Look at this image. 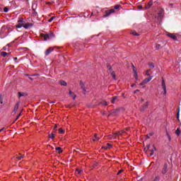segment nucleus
<instances>
[{
	"label": "nucleus",
	"mask_w": 181,
	"mask_h": 181,
	"mask_svg": "<svg viewBox=\"0 0 181 181\" xmlns=\"http://www.w3.org/2000/svg\"><path fill=\"white\" fill-rule=\"evenodd\" d=\"M0 104H4V101L2 99V95H0Z\"/></svg>",
	"instance_id": "nucleus-34"
},
{
	"label": "nucleus",
	"mask_w": 181,
	"mask_h": 181,
	"mask_svg": "<svg viewBox=\"0 0 181 181\" xmlns=\"http://www.w3.org/2000/svg\"><path fill=\"white\" fill-rule=\"evenodd\" d=\"M7 46H8V47H11V44H8Z\"/></svg>",
	"instance_id": "nucleus-54"
},
{
	"label": "nucleus",
	"mask_w": 181,
	"mask_h": 181,
	"mask_svg": "<svg viewBox=\"0 0 181 181\" xmlns=\"http://www.w3.org/2000/svg\"><path fill=\"white\" fill-rule=\"evenodd\" d=\"M111 76H112V78H114V79L115 80V77H116V76H115V72L112 71V72L111 73Z\"/></svg>",
	"instance_id": "nucleus-31"
},
{
	"label": "nucleus",
	"mask_w": 181,
	"mask_h": 181,
	"mask_svg": "<svg viewBox=\"0 0 181 181\" xmlns=\"http://www.w3.org/2000/svg\"><path fill=\"white\" fill-rule=\"evenodd\" d=\"M141 103H144V99H141Z\"/></svg>",
	"instance_id": "nucleus-58"
},
{
	"label": "nucleus",
	"mask_w": 181,
	"mask_h": 181,
	"mask_svg": "<svg viewBox=\"0 0 181 181\" xmlns=\"http://www.w3.org/2000/svg\"><path fill=\"white\" fill-rule=\"evenodd\" d=\"M4 129H5L4 127H3L1 129H0V132H2V131H4Z\"/></svg>",
	"instance_id": "nucleus-48"
},
{
	"label": "nucleus",
	"mask_w": 181,
	"mask_h": 181,
	"mask_svg": "<svg viewBox=\"0 0 181 181\" xmlns=\"http://www.w3.org/2000/svg\"><path fill=\"white\" fill-rule=\"evenodd\" d=\"M16 159H18V160H21V159H23V156H16Z\"/></svg>",
	"instance_id": "nucleus-26"
},
{
	"label": "nucleus",
	"mask_w": 181,
	"mask_h": 181,
	"mask_svg": "<svg viewBox=\"0 0 181 181\" xmlns=\"http://www.w3.org/2000/svg\"><path fill=\"white\" fill-rule=\"evenodd\" d=\"M153 4V3L152 1H149L148 4V5L146 6V8H149L150 7L152 6Z\"/></svg>",
	"instance_id": "nucleus-22"
},
{
	"label": "nucleus",
	"mask_w": 181,
	"mask_h": 181,
	"mask_svg": "<svg viewBox=\"0 0 181 181\" xmlns=\"http://www.w3.org/2000/svg\"><path fill=\"white\" fill-rule=\"evenodd\" d=\"M141 111H144V109H141Z\"/></svg>",
	"instance_id": "nucleus-62"
},
{
	"label": "nucleus",
	"mask_w": 181,
	"mask_h": 181,
	"mask_svg": "<svg viewBox=\"0 0 181 181\" xmlns=\"http://www.w3.org/2000/svg\"><path fill=\"white\" fill-rule=\"evenodd\" d=\"M13 60H15V61L18 60V57H14Z\"/></svg>",
	"instance_id": "nucleus-49"
},
{
	"label": "nucleus",
	"mask_w": 181,
	"mask_h": 181,
	"mask_svg": "<svg viewBox=\"0 0 181 181\" xmlns=\"http://www.w3.org/2000/svg\"><path fill=\"white\" fill-rule=\"evenodd\" d=\"M121 132H122V134H127V131L125 130V129H123V130H122Z\"/></svg>",
	"instance_id": "nucleus-39"
},
{
	"label": "nucleus",
	"mask_w": 181,
	"mask_h": 181,
	"mask_svg": "<svg viewBox=\"0 0 181 181\" xmlns=\"http://www.w3.org/2000/svg\"><path fill=\"white\" fill-rule=\"evenodd\" d=\"M179 112H180V110H178V112L177 113V118H179Z\"/></svg>",
	"instance_id": "nucleus-47"
},
{
	"label": "nucleus",
	"mask_w": 181,
	"mask_h": 181,
	"mask_svg": "<svg viewBox=\"0 0 181 181\" xmlns=\"http://www.w3.org/2000/svg\"><path fill=\"white\" fill-rule=\"evenodd\" d=\"M161 86L163 89L164 90V95H166V83H165V80H162Z\"/></svg>",
	"instance_id": "nucleus-7"
},
{
	"label": "nucleus",
	"mask_w": 181,
	"mask_h": 181,
	"mask_svg": "<svg viewBox=\"0 0 181 181\" xmlns=\"http://www.w3.org/2000/svg\"><path fill=\"white\" fill-rule=\"evenodd\" d=\"M135 86V83L132 84V87H134Z\"/></svg>",
	"instance_id": "nucleus-55"
},
{
	"label": "nucleus",
	"mask_w": 181,
	"mask_h": 181,
	"mask_svg": "<svg viewBox=\"0 0 181 181\" xmlns=\"http://www.w3.org/2000/svg\"><path fill=\"white\" fill-rule=\"evenodd\" d=\"M31 26H33V23H28L26 24H23V28H24V29H29Z\"/></svg>",
	"instance_id": "nucleus-8"
},
{
	"label": "nucleus",
	"mask_w": 181,
	"mask_h": 181,
	"mask_svg": "<svg viewBox=\"0 0 181 181\" xmlns=\"http://www.w3.org/2000/svg\"><path fill=\"white\" fill-rule=\"evenodd\" d=\"M107 146H109V148H111V144H107Z\"/></svg>",
	"instance_id": "nucleus-52"
},
{
	"label": "nucleus",
	"mask_w": 181,
	"mask_h": 181,
	"mask_svg": "<svg viewBox=\"0 0 181 181\" xmlns=\"http://www.w3.org/2000/svg\"><path fill=\"white\" fill-rule=\"evenodd\" d=\"M76 173L78 175H80V173H81V171L80 170H76Z\"/></svg>",
	"instance_id": "nucleus-40"
},
{
	"label": "nucleus",
	"mask_w": 181,
	"mask_h": 181,
	"mask_svg": "<svg viewBox=\"0 0 181 181\" xmlns=\"http://www.w3.org/2000/svg\"><path fill=\"white\" fill-rule=\"evenodd\" d=\"M160 177H159V175H157L154 179V181H160Z\"/></svg>",
	"instance_id": "nucleus-30"
},
{
	"label": "nucleus",
	"mask_w": 181,
	"mask_h": 181,
	"mask_svg": "<svg viewBox=\"0 0 181 181\" xmlns=\"http://www.w3.org/2000/svg\"><path fill=\"white\" fill-rule=\"evenodd\" d=\"M138 181H142V178H141L140 180H138Z\"/></svg>",
	"instance_id": "nucleus-57"
},
{
	"label": "nucleus",
	"mask_w": 181,
	"mask_h": 181,
	"mask_svg": "<svg viewBox=\"0 0 181 181\" xmlns=\"http://www.w3.org/2000/svg\"><path fill=\"white\" fill-rule=\"evenodd\" d=\"M148 105V102H146V104L143 105V108H147Z\"/></svg>",
	"instance_id": "nucleus-35"
},
{
	"label": "nucleus",
	"mask_w": 181,
	"mask_h": 181,
	"mask_svg": "<svg viewBox=\"0 0 181 181\" xmlns=\"http://www.w3.org/2000/svg\"><path fill=\"white\" fill-rule=\"evenodd\" d=\"M133 67H134L133 71L135 73V71H136V70L135 69V66L134 65H133Z\"/></svg>",
	"instance_id": "nucleus-46"
},
{
	"label": "nucleus",
	"mask_w": 181,
	"mask_h": 181,
	"mask_svg": "<svg viewBox=\"0 0 181 181\" xmlns=\"http://www.w3.org/2000/svg\"><path fill=\"white\" fill-rule=\"evenodd\" d=\"M168 139H169V141H171V140H172V138H170V136H168Z\"/></svg>",
	"instance_id": "nucleus-51"
},
{
	"label": "nucleus",
	"mask_w": 181,
	"mask_h": 181,
	"mask_svg": "<svg viewBox=\"0 0 181 181\" xmlns=\"http://www.w3.org/2000/svg\"><path fill=\"white\" fill-rule=\"evenodd\" d=\"M54 17H52L50 19L48 20V22H52Z\"/></svg>",
	"instance_id": "nucleus-38"
},
{
	"label": "nucleus",
	"mask_w": 181,
	"mask_h": 181,
	"mask_svg": "<svg viewBox=\"0 0 181 181\" xmlns=\"http://www.w3.org/2000/svg\"><path fill=\"white\" fill-rule=\"evenodd\" d=\"M145 84V82L143 81L141 83H140V86H144Z\"/></svg>",
	"instance_id": "nucleus-42"
},
{
	"label": "nucleus",
	"mask_w": 181,
	"mask_h": 181,
	"mask_svg": "<svg viewBox=\"0 0 181 181\" xmlns=\"http://www.w3.org/2000/svg\"><path fill=\"white\" fill-rule=\"evenodd\" d=\"M18 110H19V103L16 104V105L14 107L13 112H16V111H18Z\"/></svg>",
	"instance_id": "nucleus-13"
},
{
	"label": "nucleus",
	"mask_w": 181,
	"mask_h": 181,
	"mask_svg": "<svg viewBox=\"0 0 181 181\" xmlns=\"http://www.w3.org/2000/svg\"><path fill=\"white\" fill-rule=\"evenodd\" d=\"M119 135H122V132H118L116 133H114L113 134L110 135V136L112 137V139H116L117 136H118Z\"/></svg>",
	"instance_id": "nucleus-4"
},
{
	"label": "nucleus",
	"mask_w": 181,
	"mask_h": 181,
	"mask_svg": "<svg viewBox=\"0 0 181 181\" xmlns=\"http://www.w3.org/2000/svg\"><path fill=\"white\" fill-rule=\"evenodd\" d=\"M21 115H22V112L18 114V115L16 117V118L13 122H16V121H18V119H19V117H21Z\"/></svg>",
	"instance_id": "nucleus-24"
},
{
	"label": "nucleus",
	"mask_w": 181,
	"mask_h": 181,
	"mask_svg": "<svg viewBox=\"0 0 181 181\" xmlns=\"http://www.w3.org/2000/svg\"><path fill=\"white\" fill-rule=\"evenodd\" d=\"M152 78H153V76H150L148 78H146L144 81L145 84H147V83H149V81H151V80H152Z\"/></svg>",
	"instance_id": "nucleus-11"
},
{
	"label": "nucleus",
	"mask_w": 181,
	"mask_h": 181,
	"mask_svg": "<svg viewBox=\"0 0 181 181\" xmlns=\"http://www.w3.org/2000/svg\"><path fill=\"white\" fill-rule=\"evenodd\" d=\"M168 173V164H164L163 168L162 173L163 175H165Z\"/></svg>",
	"instance_id": "nucleus-9"
},
{
	"label": "nucleus",
	"mask_w": 181,
	"mask_h": 181,
	"mask_svg": "<svg viewBox=\"0 0 181 181\" xmlns=\"http://www.w3.org/2000/svg\"><path fill=\"white\" fill-rule=\"evenodd\" d=\"M137 93H139V89H136V90L134 92V94H136Z\"/></svg>",
	"instance_id": "nucleus-41"
},
{
	"label": "nucleus",
	"mask_w": 181,
	"mask_h": 181,
	"mask_svg": "<svg viewBox=\"0 0 181 181\" xmlns=\"http://www.w3.org/2000/svg\"><path fill=\"white\" fill-rule=\"evenodd\" d=\"M4 11L6 12V13H8L9 11V9L8 8V7H5L4 8Z\"/></svg>",
	"instance_id": "nucleus-33"
},
{
	"label": "nucleus",
	"mask_w": 181,
	"mask_h": 181,
	"mask_svg": "<svg viewBox=\"0 0 181 181\" xmlns=\"http://www.w3.org/2000/svg\"><path fill=\"white\" fill-rule=\"evenodd\" d=\"M56 151H58V153H62V152H63V150H62V148L60 147H57Z\"/></svg>",
	"instance_id": "nucleus-20"
},
{
	"label": "nucleus",
	"mask_w": 181,
	"mask_h": 181,
	"mask_svg": "<svg viewBox=\"0 0 181 181\" xmlns=\"http://www.w3.org/2000/svg\"><path fill=\"white\" fill-rule=\"evenodd\" d=\"M25 22V19L23 18H18V23H23Z\"/></svg>",
	"instance_id": "nucleus-14"
},
{
	"label": "nucleus",
	"mask_w": 181,
	"mask_h": 181,
	"mask_svg": "<svg viewBox=\"0 0 181 181\" xmlns=\"http://www.w3.org/2000/svg\"><path fill=\"white\" fill-rule=\"evenodd\" d=\"M23 28V23H18L17 25H16V28L17 29H21V28Z\"/></svg>",
	"instance_id": "nucleus-12"
},
{
	"label": "nucleus",
	"mask_w": 181,
	"mask_h": 181,
	"mask_svg": "<svg viewBox=\"0 0 181 181\" xmlns=\"http://www.w3.org/2000/svg\"><path fill=\"white\" fill-rule=\"evenodd\" d=\"M176 135L179 136L181 134L180 129L177 128L175 131Z\"/></svg>",
	"instance_id": "nucleus-17"
},
{
	"label": "nucleus",
	"mask_w": 181,
	"mask_h": 181,
	"mask_svg": "<svg viewBox=\"0 0 181 181\" xmlns=\"http://www.w3.org/2000/svg\"><path fill=\"white\" fill-rule=\"evenodd\" d=\"M103 105L107 106L108 105V103L107 102H104Z\"/></svg>",
	"instance_id": "nucleus-43"
},
{
	"label": "nucleus",
	"mask_w": 181,
	"mask_h": 181,
	"mask_svg": "<svg viewBox=\"0 0 181 181\" xmlns=\"http://www.w3.org/2000/svg\"><path fill=\"white\" fill-rule=\"evenodd\" d=\"M150 69H155V64L153 63L148 64Z\"/></svg>",
	"instance_id": "nucleus-21"
},
{
	"label": "nucleus",
	"mask_w": 181,
	"mask_h": 181,
	"mask_svg": "<svg viewBox=\"0 0 181 181\" xmlns=\"http://www.w3.org/2000/svg\"><path fill=\"white\" fill-rule=\"evenodd\" d=\"M41 37H44V40H49L50 39H53L54 37V35L52 33H50L49 35L48 34H41Z\"/></svg>",
	"instance_id": "nucleus-2"
},
{
	"label": "nucleus",
	"mask_w": 181,
	"mask_h": 181,
	"mask_svg": "<svg viewBox=\"0 0 181 181\" xmlns=\"http://www.w3.org/2000/svg\"><path fill=\"white\" fill-rule=\"evenodd\" d=\"M115 9H119V8H121V5L119 4H117L114 6Z\"/></svg>",
	"instance_id": "nucleus-29"
},
{
	"label": "nucleus",
	"mask_w": 181,
	"mask_h": 181,
	"mask_svg": "<svg viewBox=\"0 0 181 181\" xmlns=\"http://www.w3.org/2000/svg\"><path fill=\"white\" fill-rule=\"evenodd\" d=\"M149 148H151V145L148 144L146 146V153L148 156H153L155 151H156V148H155V146H153V149L151 150H149Z\"/></svg>",
	"instance_id": "nucleus-1"
},
{
	"label": "nucleus",
	"mask_w": 181,
	"mask_h": 181,
	"mask_svg": "<svg viewBox=\"0 0 181 181\" xmlns=\"http://www.w3.org/2000/svg\"><path fill=\"white\" fill-rule=\"evenodd\" d=\"M29 78L31 81H33V78L30 77Z\"/></svg>",
	"instance_id": "nucleus-50"
},
{
	"label": "nucleus",
	"mask_w": 181,
	"mask_h": 181,
	"mask_svg": "<svg viewBox=\"0 0 181 181\" xmlns=\"http://www.w3.org/2000/svg\"><path fill=\"white\" fill-rule=\"evenodd\" d=\"M167 36H168V37H170V39H173V40H177V37L173 33H168Z\"/></svg>",
	"instance_id": "nucleus-5"
},
{
	"label": "nucleus",
	"mask_w": 181,
	"mask_h": 181,
	"mask_svg": "<svg viewBox=\"0 0 181 181\" xmlns=\"http://www.w3.org/2000/svg\"><path fill=\"white\" fill-rule=\"evenodd\" d=\"M56 128H57V125L54 126V129H56Z\"/></svg>",
	"instance_id": "nucleus-53"
},
{
	"label": "nucleus",
	"mask_w": 181,
	"mask_h": 181,
	"mask_svg": "<svg viewBox=\"0 0 181 181\" xmlns=\"http://www.w3.org/2000/svg\"><path fill=\"white\" fill-rule=\"evenodd\" d=\"M59 84H60L61 86H65V87H66V86H67V83H66V81H59Z\"/></svg>",
	"instance_id": "nucleus-15"
},
{
	"label": "nucleus",
	"mask_w": 181,
	"mask_h": 181,
	"mask_svg": "<svg viewBox=\"0 0 181 181\" xmlns=\"http://www.w3.org/2000/svg\"><path fill=\"white\" fill-rule=\"evenodd\" d=\"M117 98H118L117 96L113 97L112 99V104H115V100H117Z\"/></svg>",
	"instance_id": "nucleus-18"
},
{
	"label": "nucleus",
	"mask_w": 181,
	"mask_h": 181,
	"mask_svg": "<svg viewBox=\"0 0 181 181\" xmlns=\"http://www.w3.org/2000/svg\"><path fill=\"white\" fill-rule=\"evenodd\" d=\"M55 136L56 135L54 133L49 134V138H50V139H54Z\"/></svg>",
	"instance_id": "nucleus-16"
},
{
	"label": "nucleus",
	"mask_w": 181,
	"mask_h": 181,
	"mask_svg": "<svg viewBox=\"0 0 181 181\" xmlns=\"http://www.w3.org/2000/svg\"><path fill=\"white\" fill-rule=\"evenodd\" d=\"M134 78L136 80H138V72H136V71H134Z\"/></svg>",
	"instance_id": "nucleus-27"
},
{
	"label": "nucleus",
	"mask_w": 181,
	"mask_h": 181,
	"mask_svg": "<svg viewBox=\"0 0 181 181\" xmlns=\"http://www.w3.org/2000/svg\"><path fill=\"white\" fill-rule=\"evenodd\" d=\"M4 50H6V48L4 47Z\"/></svg>",
	"instance_id": "nucleus-60"
},
{
	"label": "nucleus",
	"mask_w": 181,
	"mask_h": 181,
	"mask_svg": "<svg viewBox=\"0 0 181 181\" xmlns=\"http://www.w3.org/2000/svg\"><path fill=\"white\" fill-rule=\"evenodd\" d=\"M21 97H25V93L18 92V98H21Z\"/></svg>",
	"instance_id": "nucleus-23"
},
{
	"label": "nucleus",
	"mask_w": 181,
	"mask_h": 181,
	"mask_svg": "<svg viewBox=\"0 0 181 181\" xmlns=\"http://www.w3.org/2000/svg\"><path fill=\"white\" fill-rule=\"evenodd\" d=\"M54 49L53 47H49L45 51V56H49V53H52Z\"/></svg>",
	"instance_id": "nucleus-6"
},
{
	"label": "nucleus",
	"mask_w": 181,
	"mask_h": 181,
	"mask_svg": "<svg viewBox=\"0 0 181 181\" xmlns=\"http://www.w3.org/2000/svg\"><path fill=\"white\" fill-rule=\"evenodd\" d=\"M69 94L71 97V98H73V100H76L77 95H76V94L73 93V91L70 90Z\"/></svg>",
	"instance_id": "nucleus-10"
},
{
	"label": "nucleus",
	"mask_w": 181,
	"mask_h": 181,
	"mask_svg": "<svg viewBox=\"0 0 181 181\" xmlns=\"http://www.w3.org/2000/svg\"><path fill=\"white\" fill-rule=\"evenodd\" d=\"M156 47H159V45H157Z\"/></svg>",
	"instance_id": "nucleus-59"
},
{
	"label": "nucleus",
	"mask_w": 181,
	"mask_h": 181,
	"mask_svg": "<svg viewBox=\"0 0 181 181\" xmlns=\"http://www.w3.org/2000/svg\"><path fill=\"white\" fill-rule=\"evenodd\" d=\"M94 136H95V139H93V142H95V141L100 140V138L97 137V134H96L94 135Z\"/></svg>",
	"instance_id": "nucleus-19"
},
{
	"label": "nucleus",
	"mask_w": 181,
	"mask_h": 181,
	"mask_svg": "<svg viewBox=\"0 0 181 181\" xmlns=\"http://www.w3.org/2000/svg\"><path fill=\"white\" fill-rule=\"evenodd\" d=\"M115 12V9L112 8L110 10L105 11V15L103 16V18H107L111 15V13H114Z\"/></svg>",
	"instance_id": "nucleus-3"
},
{
	"label": "nucleus",
	"mask_w": 181,
	"mask_h": 181,
	"mask_svg": "<svg viewBox=\"0 0 181 181\" xmlns=\"http://www.w3.org/2000/svg\"><path fill=\"white\" fill-rule=\"evenodd\" d=\"M146 76H151V74H149V69L146 71Z\"/></svg>",
	"instance_id": "nucleus-36"
},
{
	"label": "nucleus",
	"mask_w": 181,
	"mask_h": 181,
	"mask_svg": "<svg viewBox=\"0 0 181 181\" xmlns=\"http://www.w3.org/2000/svg\"><path fill=\"white\" fill-rule=\"evenodd\" d=\"M132 35H133L134 36H139V35L135 32V31H132Z\"/></svg>",
	"instance_id": "nucleus-32"
},
{
	"label": "nucleus",
	"mask_w": 181,
	"mask_h": 181,
	"mask_svg": "<svg viewBox=\"0 0 181 181\" xmlns=\"http://www.w3.org/2000/svg\"><path fill=\"white\" fill-rule=\"evenodd\" d=\"M125 129V131H126V132H127L129 131L130 128H129V127H127V128H126V129Z\"/></svg>",
	"instance_id": "nucleus-44"
},
{
	"label": "nucleus",
	"mask_w": 181,
	"mask_h": 181,
	"mask_svg": "<svg viewBox=\"0 0 181 181\" xmlns=\"http://www.w3.org/2000/svg\"><path fill=\"white\" fill-rule=\"evenodd\" d=\"M121 173H122V170H119V171L117 173V175H121Z\"/></svg>",
	"instance_id": "nucleus-45"
},
{
	"label": "nucleus",
	"mask_w": 181,
	"mask_h": 181,
	"mask_svg": "<svg viewBox=\"0 0 181 181\" xmlns=\"http://www.w3.org/2000/svg\"><path fill=\"white\" fill-rule=\"evenodd\" d=\"M145 87H146L145 86H143V88H145Z\"/></svg>",
	"instance_id": "nucleus-61"
},
{
	"label": "nucleus",
	"mask_w": 181,
	"mask_h": 181,
	"mask_svg": "<svg viewBox=\"0 0 181 181\" xmlns=\"http://www.w3.org/2000/svg\"><path fill=\"white\" fill-rule=\"evenodd\" d=\"M152 135H153V134L151 133V134H150V136H152Z\"/></svg>",
	"instance_id": "nucleus-56"
},
{
	"label": "nucleus",
	"mask_w": 181,
	"mask_h": 181,
	"mask_svg": "<svg viewBox=\"0 0 181 181\" xmlns=\"http://www.w3.org/2000/svg\"><path fill=\"white\" fill-rule=\"evenodd\" d=\"M1 56H2L3 57H6V56H8V53H7V52H1Z\"/></svg>",
	"instance_id": "nucleus-25"
},
{
	"label": "nucleus",
	"mask_w": 181,
	"mask_h": 181,
	"mask_svg": "<svg viewBox=\"0 0 181 181\" xmlns=\"http://www.w3.org/2000/svg\"><path fill=\"white\" fill-rule=\"evenodd\" d=\"M58 132L59 134H64V130L62 128L59 129Z\"/></svg>",
	"instance_id": "nucleus-28"
},
{
	"label": "nucleus",
	"mask_w": 181,
	"mask_h": 181,
	"mask_svg": "<svg viewBox=\"0 0 181 181\" xmlns=\"http://www.w3.org/2000/svg\"><path fill=\"white\" fill-rule=\"evenodd\" d=\"M92 16H93V13H92V14H91Z\"/></svg>",
	"instance_id": "nucleus-63"
},
{
	"label": "nucleus",
	"mask_w": 181,
	"mask_h": 181,
	"mask_svg": "<svg viewBox=\"0 0 181 181\" xmlns=\"http://www.w3.org/2000/svg\"><path fill=\"white\" fill-rule=\"evenodd\" d=\"M81 88L83 90V91H86V88L83 87V82H81Z\"/></svg>",
	"instance_id": "nucleus-37"
}]
</instances>
